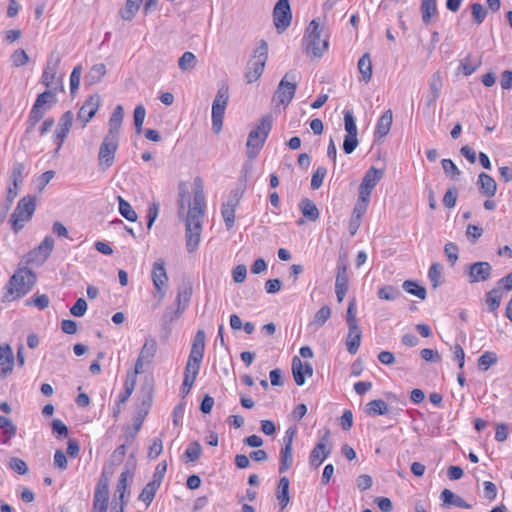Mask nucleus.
Returning a JSON list of instances; mask_svg holds the SVG:
<instances>
[{"mask_svg": "<svg viewBox=\"0 0 512 512\" xmlns=\"http://www.w3.org/2000/svg\"><path fill=\"white\" fill-rule=\"evenodd\" d=\"M124 118V109L122 105H117L109 118V129L107 136L119 138L122 122Z\"/></svg>", "mask_w": 512, "mask_h": 512, "instance_id": "obj_26", "label": "nucleus"}, {"mask_svg": "<svg viewBox=\"0 0 512 512\" xmlns=\"http://www.w3.org/2000/svg\"><path fill=\"white\" fill-rule=\"evenodd\" d=\"M159 487H160L159 484H157L156 482L150 481L142 489V491L139 495V500H141L145 503L146 508H148L151 505Z\"/></svg>", "mask_w": 512, "mask_h": 512, "instance_id": "obj_39", "label": "nucleus"}, {"mask_svg": "<svg viewBox=\"0 0 512 512\" xmlns=\"http://www.w3.org/2000/svg\"><path fill=\"white\" fill-rule=\"evenodd\" d=\"M383 177V170L377 169L375 167H370L359 186V195L358 199L368 201L370 200V196L372 193V190L375 188V186L378 184V182Z\"/></svg>", "mask_w": 512, "mask_h": 512, "instance_id": "obj_12", "label": "nucleus"}, {"mask_svg": "<svg viewBox=\"0 0 512 512\" xmlns=\"http://www.w3.org/2000/svg\"><path fill=\"white\" fill-rule=\"evenodd\" d=\"M36 209L35 198L32 196H25L21 198L10 216V223L12 230L18 233L28 222Z\"/></svg>", "mask_w": 512, "mask_h": 512, "instance_id": "obj_6", "label": "nucleus"}, {"mask_svg": "<svg viewBox=\"0 0 512 512\" xmlns=\"http://www.w3.org/2000/svg\"><path fill=\"white\" fill-rule=\"evenodd\" d=\"M106 66L103 63L93 65L87 72L84 78V83L87 86H93L99 83L106 75Z\"/></svg>", "mask_w": 512, "mask_h": 512, "instance_id": "obj_32", "label": "nucleus"}, {"mask_svg": "<svg viewBox=\"0 0 512 512\" xmlns=\"http://www.w3.org/2000/svg\"><path fill=\"white\" fill-rule=\"evenodd\" d=\"M143 416H138L134 420V427L133 429L128 428L124 438L126 443H132L137 435V433L140 431L143 423Z\"/></svg>", "mask_w": 512, "mask_h": 512, "instance_id": "obj_58", "label": "nucleus"}, {"mask_svg": "<svg viewBox=\"0 0 512 512\" xmlns=\"http://www.w3.org/2000/svg\"><path fill=\"white\" fill-rule=\"evenodd\" d=\"M133 472L129 469H125L119 477L115 493L113 499V505H115L116 501L118 502V508H124L126 502L124 501L125 493L127 490V481L128 478H132Z\"/></svg>", "mask_w": 512, "mask_h": 512, "instance_id": "obj_21", "label": "nucleus"}, {"mask_svg": "<svg viewBox=\"0 0 512 512\" xmlns=\"http://www.w3.org/2000/svg\"><path fill=\"white\" fill-rule=\"evenodd\" d=\"M54 247V239L51 236H46L44 240L37 247V252L42 255L43 260H46Z\"/></svg>", "mask_w": 512, "mask_h": 512, "instance_id": "obj_53", "label": "nucleus"}, {"mask_svg": "<svg viewBox=\"0 0 512 512\" xmlns=\"http://www.w3.org/2000/svg\"><path fill=\"white\" fill-rule=\"evenodd\" d=\"M158 345L154 337L148 336L145 338L144 344L140 349L139 356L135 362L134 372L136 376L145 372V366L152 363L156 353Z\"/></svg>", "mask_w": 512, "mask_h": 512, "instance_id": "obj_10", "label": "nucleus"}, {"mask_svg": "<svg viewBox=\"0 0 512 512\" xmlns=\"http://www.w3.org/2000/svg\"><path fill=\"white\" fill-rule=\"evenodd\" d=\"M289 479L287 477H282L279 480L276 497L281 506V510L285 509L290 501L289 496Z\"/></svg>", "mask_w": 512, "mask_h": 512, "instance_id": "obj_35", "label": "nucleus"}, {"mask_svg": "<svg viewBox=\"0 0 512 512\" xmlns=\"http://www.w3.org/2000/svg\"><path fill=\"white\" fill-rule=\"evenodd\" d=\"M202 448L198 441H194L189 444L185 451V456L190 462H194L201 456Z\"/></svg>", "mask_w": 512, "mask_h": 512, "instance_id": "obj_59", "label": "nucleus"}, {"mask_svg": "<svg viewBox=\"0 0 512 512\" xmlns=\"http://www.w3.org/2000/svg\"><path fill=\"white\" fill-rule=\"evenodd\" d=\"M471 13L474 22L480 25L487 15V10L480 3H473L471 5Z\"/></svg>", "mask_w": 512, "mask_h": 512, "instance_id": "obj_60", "label": "nucleus"}, {"mask_svg": "<svg viewBox=\"0 0 512 512\" xmlns=\"http://www.w3.org/2000/svg\"><path fill=\"white\" fill-rule=\"evenodd\" d=\"M477 185L479 192L486 197L492 198L497 192L496 181L485 172L478 175Z\"/></svg>", "mask_w": 512, "mask_h": 512, "instance_id": "obj_24", "label": "nucleus"}, {"mask_svg": "<svg viewBox=\"0 0 512 512\" xmlns=\"http://www.w3.org/2000/svg\"><path fill=\"white\" fill-rule=\"evenodd\" d=\"M59 58H57L54 62L49 59L47 62L46 68L42 74L41 82L47 87L51 88L54 83L61 84L60 79H56L57 69H58ZM60 91H63V86L60 85Z\"/></svg>", "mask_w": 512, "mask_h": 512, "instance_id": "obj_25", "label": "nucleus"}, {"mask_svg": "<svg viewBox=\"0 0 512 512\" xmlns=\"http://www.w3.org/2000/svg\"><path fill=\"white\" fill-rule=\"evenodd\" d=\"M142 0H127L125 8L121 10L122 19L131 20L140 8Z\"/></svg>", "mask_w": 512, "mask_h": 512, "instance_id": "obj_47", "label": "nucleus"}, {"mask_svg": "<svg viewBox=\"0 0 512 512\" xmlns=\"http://www.w3.org/2000/svg\"><path fill=\"white\" fill-rule=\"evenodd\" d=\"M274 24L279 32L288 28L291 23V9L288 0H279L273 11Z\"/></svg>", "mask_w": 512, "mask_h": 512, "instance_id": "obj_14", "label": "nucleus"}, {"mask_svg": "<svg viewBox=\"0 0 512 512\" xmlns=\"http://www.w3.org/2000/svg\"><path fill=\"white\" fill-rule=\"evenodd\" d=\"M365 413L369 416L385 415L388 413L389 408L387 403L382 399H376L368 402L365 405Z\"/></svg>", "mask_w": 512, "mask_h": 512, "instance_id": "obj_36", "label": "nucleus"}, {"mask_svg": "<svg viewBox=\"0 0 512 512\" xmlns=\"http://www.w3.org/2000/svg\"><path fill=\"white\" fill-rule=\"evenodd\" d=\"M369 202L358 199L352 212V216L349 222V232L353 236L356 234L360 227L361 219L365 214Z\"/></svg>", "mask_w": 512, "mask_h": 512, "instance_id": "obj_23", "label": "nucleus"}, {"mask_svg": "<svg viewBox=\"0 0 512 512\" xmlns=\"http://www.w3.org/2000/svg\"><path fill=\"white\" fill-rule=\"evenodd\" d=\"M436 13H437L436 0H422L421 14H422V21L425 24H429L431 22L432 16L435 15Z\"/></svg>", "mask_w": 512, "mask_h": 512, "instance_id": "obj_42", "label": "nucleus"}, {"mask_svg": "<svg viewBox=\"0 0 512 512\" xmlns=\"http://www.w3.org/2000/svg\"><path fill=\"white\" fill-rule=\"evenodd\" d=\"M443 85V80L441 77V74L439 72H436L432 75L431 79L429 80V89L430 93L427 96L426 104L428 107L433 106L437 99L440 96V91Z\"/></svg>", "mask_w": 512, "mask_h": 512, "instance_id": "obj_30", "label": "nucleus"}, {"mask_svg": "<svg viewBox=\"0 0 512 512\" xmlns=\"http://www.w3.org/2000/svg\"><path fill=\"white\" fill-rule=\"evenodd\" d=\"M296 90V75L293 72H288L278 84L274 99H277L280 104L287 106L292 101Z\"/></svg>", "mask_w": 512, "mask_h": 512, "instance_id": "obj_11", "label": "nucleus"}, {"mask_svg": "<svg viewBox=\"0 0 512 512\" xmlns=\"http://www.w3.org/2000/svg\"><path fill=\"white\" fill-rule=\"evenodd\" d=\"M11 60L14 66L20 67L24 66L29 61V56L23 49H17L14 51V53L11 55Z\"/></svg>", "mask_w": 512, "mask_h": 512, "instance_id": "obj_64", "label": "nucleus"}, {"mask_svg": "<svg viewBox=\"0 0 512 512\" xmlns=\"http://www.w3.org/2000/svg\"><path fill=\"white\" fill-rule=\"evenodd\" d=\"M331 316V309L329 306L324 305L322 306L314 315L313 321L310 323V325H315L317 327L323 326L326 321Z\"/></svg>", "mask_w": 512, "mask_h": 512, "instance_id": "obj_49", "label": "nucleus"}, {"mask_svg": "<svg viewBox=\"0 0 512 512\" xmlns=\"http://www.w3.org/2000/svg\"><path fill=\"white\" fill-rule=\"evenodd\" d=\"M133 117H134L135 131L139 135L142 132V126H143V123H144V120L146 117V109L142 104L137 105L135 107Z\"/></svg>", "mask_w": 512, "mask_h": 512, "instance_id": "obj_52", "label": "nucleus"}, {"mask_svg": "<svg viewBox=\"0 0 512 512\" xmlns=\"http://www.w3.org/2000/svg\"><path fill=\"white\" fill-rule=\"evenodd\" d=\"M324 439L325 437L318 444H316L310 453L309 464L312 467H319L331 453V449L327 448L324 444Z\"/></svg>", "mask_w": 512, "mask_h": 512, "instance_id": "obj_29", "label": "nucleus"}, {"mask_svg": "<svg viewBox=\"0 0 512 512\" xmlns=\"http://www.w3.org/2000/svg\"><path fill=\"white\" fill-rule=\"evenodd\" d=\"M197 64V58L192 52H184L178 60V66L183 72L192 71Z\"/></svg>", "mask_w": 512, "mask_h": 512, "instance_id": "obj_44", "label": "nucleus"}, {"mask_svg": "<svg viewBox=\"0 0 512 512\" xmlns=\"http://www.w3.org/2000/svg\"><path fill=\"white\" fill-rule=\"evenodd\" d=\"M109 499V478L103 472L98 480L95 494H94V509H98L99 512H106L108 507Z\"/></svg>", "mask_w": 512, "mask_h": 512, "instance_id": "obj_13", "label": "nucleus"}, {"mask_svg": "<svg viewBox=\"0 0 512 512\" xmlns=\"http://www.w3.org/2000/svg\"><path fill=\"white\" fill-rule=\"evenodd\" d=\"M118 146L119 138L104 136L98 152V168L100 171H106L113 166Z\"/></svg>", "mask_w": 512, "mask_h": 512, "instance_id": "obj_8", "label": "nucleus"}, {"mask_svg": "<svg viewBox=\"0 0 512 512\" xmlns=\"http://www.w3.org/2000/svg\"><path fill=\"white\" fill-rule=\"evenodd\" d=\"M393 121V115L391 110L385 111L381 117L378 119L376 130H375V136L382 138L386 136L392 125Z\"/></svg>", "mask_w": 512, "mask_h": 512, "instance_id": "obj_34", "label": "nucleus"}, {"mask_svg": "<svg viewBox=\"0 0 512 512\" xmlns=\"http://www.w3.org/2000/svg\"><path fill=\"white\" fill-rule=\"evenodd\" d=\"M151 277L154 287L160 295V298H164L167 289L168 275L163 259H158L154 262Z\"/></svg>", "mask_w": 512, "mask_h": 512, "instance_id": "obj_15", "label": "nucleus"}, {"mask_svg": "<svg viewBox=\"0 0 512 512\" xmlns=\"http://www.w3.org/2000/svg\"><path fill=\"white\" fill-rule=\"evenodd\" d=\"M479 65L480 61L472 63L471 56L468 55L461 61L460 68L465 76H470L472 73L476 71Z\"/></svg>", "mask_w": 512, "mask_h": 512, "instance_id": "obj_62", "label": "nucleus"}, {"mask_svg": "<svg viewBox=\"0 0 512 512\" xmlns=\"http://www.w3.org/2000/svg\"><path fill=\"white\" fill-rule=\"evenodd\" d=\"M118 203L120 214L128 221L135 222L137 220V214L132 206L121 196H118Z\"/></svg>", "mask_w": 512, "mask_h": 512, "instance_id": "obj_46", "label": "nucleus"}, {"mask_svg": "<svg viewBox=\"0 0 512 512\" xmlns=\"http://www.w3.org/2000/svg\"><path fill=\"white\" fill-rule=\"evenodd\" d=\"M326 174H327L326 167H324V166L317 167V169L313 173L312 179H311V188L313 190H317L322 186L323 180H324Z\"/></svg>", "mask_w": 512, "mask_h": 512, "instance_id": "obj_56", "label": "nucleus"}, {"mask_svg": "<svg viewBox=\"0 0 512 512\" xmlns=\"http://www.w3.org/2000/svg\"><path fill=\"white\" fill-rule=\"evenodd\" d=\"M137 382V376L135 374L128 373L125 380V390L120 394L117 402L119 404H125L133 393Z\"/></svg>", "mask_w": 512, "mask_h": 512, "instance_id": "obj_40", "label": "nucleus"}, {"mask_svg": "<svg viewBox=\"0 0 512 512\" xmlns=\"http://www.w3.org/2000/svg\"><path fill=\"white\" fill-rule=\"evenodd\" d=\"M299 208L304 217L310 221H316L319 218L317 206L308 198H304L299 203Z\"/></svg>", "mask_w": 512, "mask_h": 512, "instance_id": "obj_37", "label": "nucleus"}, {"mask_svg": "<svg viewBox=\"0 0 512 512\" xmlns=\"http://www.w3.org/2000/svg\"><path fill=\"white\" fill-rule=\"evenodd\" d=\"M358 70L361 74L362 80L365 83H368L372 77V62L368 53L363 54L359 59Z\"/></svg>", "mask_w": 512, "mask_h": 512, "instance_id": "obj_38", "label": "nucleus"}, {"mask_svg": "<svg viewBox=\"0 0 512 512\" xmlns=\"http://www.w3.org/2000/svg\"><path fill=\"white\" fill-rule=\"evenodd\" d=\"M293 464L292 447L283 446L280 451L279 472L284 473L291 468Z\"/></svg>", "mask_w": 512, "mask_h": 512, "instance_id": "obj_43", "label": "nucleus"}, {"mask_svg": "<svg viewBox=\"0 0 512 512\" xmlns=\"http://www.w3.org/2000/svg\"><path fill=\"white\" fill-rule=\"evenodd\" d=\"M349 331L346 338V347L350 354H355L361 343L362 332L358 326H348Z\"/></svg>", "mask_w": 512, "mask_h": 512, "instance_id": "obj_31", "label": "nucleus"}, {"mask_svg": "<svg viewBox=\"0 0 512 512\" xmlns=\"http://www.w3.org/2000/svg\"><path fill=\"white\" fill-rule=\"evenodd\" d=\"M402 287L407 293L414 295L421 300L426 299V296H427L426 288L423 286H420L416 281L406 280L403 282Z\"/></svg>", "mask_w": 512, "mask_h": 512, "instance_id": "obj_41", "label": "nucleus"}, {"mask_svg": "<svg viewBox=\"0 0 512 512\" xmlns=\"http://www.w3.org/2000/svg\"><path fill=\"white\" fill-rule=\"evenodd\" d=\"M321 29L316 19H313L306 31L307 48L316 57H321L328 48V40L321 39Z\"/></svg>", "mask_w": 512, "mask_h": 512, "instance_id": "obj_9", "label": "nucleus"}, {"mask_svg": "<svg viewBox=\"0 0 512 512\" xmlns=\"http://www.w3.org/2000/svg\"><path fill=\"white\" fill-rule=\"evenodd\" d=\"M492 273V266L488 262H475L469 266L468 278L470 283L487 281Z\"/></svg>", "mask_w": 512, "mask_h": 512, "instance_id": "obj_18", "label": "nucleus"}, {"mask_svg": "<svg viewBox=\"0 0 512 512\" xmlns=\"http://www.w3.org/2000/svg\"><path fill=\"white\" fill-rule=\"evenodd\" d=\"M205 338V332L198 330L194 337L188 360L199 363L202 362L205 350Z\"/></svg>", "mask_w": 512, "mask_h": 512, "instance_id": "obj_22", "label": "nucleus"}, {"mask_svg": "<svg viewBox=\"0 0 512 512\" xmlns=\"http://www.w3.org/2000/svg\"><path fill=\"white\" fill-rule=\"evenodd\" d=\"M177 202L180 216H183L185 213L186 202L189 204V210L185 216V240L187 251L189 253H193L200 243L202 222L206 207L205 194L201 185V180L199 178L195 180L192 204L190 203L188 192L183 184L179 186Z\"/></svg>", "mask_w": 512, "mask_h": 512, "instance_id": "obj_1", "label": "nucleus"}, {"mask_svg": "<svg viewBox=\"0 0 512 512\" xmlns=\"http://www.w3.org/2000/svg\"><path fill=\"white\" fill-rule=\"evenodd\" d=\"M441 164L445 174L452 179H455L461 174L460 170L451 159H443Z\"/></svg>", "mask_w": 512, "mask_h": 512, "instance_id": "obj_61", "label": "nucleus"}, {"mask_svg": "<svg viewBox=\"0 0 512 512\" xmlns=\"http://www.w3.org/2000/svg\"><path fill=\"white\" fill-rule=\"evenodd\" d=\"M440 499L448 506H455L464 509H470L472 507L461 496L454 494L449 489H444L441 492Z\"/></svg>", "mask_w": 512, "mask_h": 512, "instance_id": "obj_33", "label": "nucleus"}, {"mask_svg": "<svg viewBox=\"0 0 512 512\" xmlns=\"http://www.w3.org/2000/svg\"><path fill=\"white\" fill-rule=\"evenodd\" d=\"M239 199L237 194L233 198H230L226 203L222 205L221 214L225 222L226 228L229 230L234 226L235 223V209L238 205Z\"/></svg>", "mask_w": 512, "mask_h": 512, "instance_id": "obj_27", "label": "nucleus"}, {"mask_svg": "<svg viewBox=\"0 0 512 512\" xmlns=\"http://www.w3.org/2000/svg\"><path fill=\"white\" fill-rule=\"evenodd\" d=\"M344 126L347 132L346 135L357 136V125L353 113L351 111L344 112Z\"/></svg>", "mask_w": 512, "mask_h": 512, "instance_id": "obj_55", "label": "nucleus"}, {"mask_svg": "<svg viewBox=\"0 0 512 512\" xmlns=\"http://www.w3.org/2000/svg\"><path fill=\"white\" fill-rule=\"evenodd\" d=\"M272 116L265 115L261 118L259 124L250 131L247 139V157L254 159L264 146V143L272 129Z\"/></svg>", "mask_w": 512, "mask_h": 512, "instance_id": "obj_3", "label": "nucleus"}, {"mask_svg": "<svg viewBox=\"0 0 512 512\" xmlns=\"http://www.w3.org/2000/svg\"><path fill=\"white\" fill-rule=\"evenodd\" d=\"M100 106V96H89L78 112V119L83 122V127L95 116Z\"/></svg>", "mask_w": 512, "mask_h": 512, "instance_id": "obj_17", "label": "nucleus"}, {"mask_svg": "<svg viewBox=\"0 0 512 512\" xmlns=\"http://www.w3.org/2000/svg\"><path fill=\"white\" fill-rule=\"evenodd\" d=\"M268 59V44L265 40H260L254 51L253 57L247 63L245 80L248 84L257 81L263 74L266 61Z\"/></svg>", "mask_w": 512, "mask_h": 512, "instance_id": "obj_5", "label": "nucleus"}, {"mask_svg": "<svg viewBox=\"0 0 512 512\" xmlns=\"http://www.w3.org/2000/svg\"><path fill=\"white\" fill-rule=\"evenodd\" d=\"M52 431H53V434L58 439H63L65 437H67V435H68L67 426L59 419H54L52 421Z\"/></svg>", "mask_w": 512, "mask_h": 512, "instance_id": "obj_63", "label": "nucleus"}, {"mask_svg": "<svg viewBox=\"0 0 512 512\" xmlns=\"http://www.w3.org/2000/svg\"><path fill=\"white\" fill-rule=\"evenodd\" d=\"M442 271L443 266L438 262H435L430 266L428 271V277L432 283L433 289H436L438 286L441 285Z\"/></svg>", "mask_w": 512, "mask_h": 512, "instance_id": "obj_45", "label": "nucleus"}, {"mask_svg": "<svg viewBox=\"0 0 512 512\" xmlns=\"http://www.w3.org/2000/svg\"><path fill=\"white\" fill-rule=\"evenodd\" d=\"M377 295L382 300L392 301L395 300L400 295V292L397 288L391 285H387L380 288L377 292Z\"/></svg>", "mask_w": 512, "mask_h": 512, "instance_id": "obj_54", "label": "nucleus"}, {"mask_svg": "<svg viewBox=\"0 0 512 512\" xmlns=\"http://www.w3.org/2000/svg\"><path fill=\"white\" fill-rule=\"evenodd\" d=\"M57 90L58 88L54 87L37 96L28 116L26 133L32 132L36 124L43 118L44 114L57 102Z\"/></svg>", "mask_w": 512, "mask_h": 512, "instance_id": "obj_4", "label": "nucleus"}, {"mask_svg": "<svg viewBox=\"0 0 512 512\" xmlns=\"http://www.w3.org/2000/svg\"><path fill=\"white\" fill-rule=\"evenodd\" d=\"M74 120V115L71 111H66L59 119L55 135L54 141L57 144V148L55 149V154L59 153L62 148L63 143L65 142L70 129L72 127Z\"/></svg>", "mask_w": 512, "mask_h": 512, "instance_id": "obj_16", "label": "nucleus"}, {"mask_svg": "<svg viewBox=\"0 0 512 512\" xmlns=\"http://www.w3.org/2000/svg\"><path fill=\"white\" fill-rule=\"evenodd\" d=\"M502 293L496 287L486 294V302L489 305L490 311H495L500 306Z\"/></svg>", "mask_w": 512, "mask_h": 512, "instance_id": "obj_50", "label": "nucleus"}, {"mask_svg": "<svg viewBox=\"0 0 512 512\" xmlns=\"http://www.w3.org/2000/svg\"><path fill=\"white\" fill-rule=\"evenodd\" d=\"M229 101V87L223 84L219 87L212 104V129L219 134L223 127L225 109Z\"/></svg>", "mask_w": 512, "mask_h": 512, "instance_id": "obj_7", "label": "nucleus"}, {"mask_svg": "<svg viewBox=\"0 0 512 512\" xmlns=\"http://www.w3.org/2000/svg\"><path fill=\"white\" fill-rule=\"evenodd\" d=\"M292 374L295 383L298 386H303L306 381V377L313 375V367L310 363H303L298 356L292 359Z\"/></svg>", "mask_w": 512, "mask_h": 512, "instance_id": "obj_19", "label": "nucleus"}, {"mask_svg": "<svg viewBox=\"0 0 512 512\" xmlns=\"http://www.w3.org/2000/svg\"><path fill=\"white\" fill-rule=\"evenodd\" d=\"M24 170L25 165L23 163L18 162L14 164L10 178L15 189H18L23 182Z\"/></svg>", "mask_w": 512, "mask_h": 512, "instance_id": "obj_51", "label": "nucleus"}, {"mask_svg": "<svg viewBox=\"0 0 512 512\" xmlns=\"http://www.w3.org/2000/svg\"><path fill=\"white\" fill-rule=\"evenodd\" d=\"M497 355L494 352L486 351L478 359V368L487 371L492 365L497 363Z\"/></svg>", "mask_w": 512, "mask_h": 512, "instance_id": "obj_48", "label": "nucleus"}, {"mask_svg": "<svg viewBox=\"0 0 512 512\" xmlns=\"http://www.w3.org/2000/svg\"><path fill=\"white\" fill-rule=\"evenodd\" d=\"M35 272L27 267L19 268L4 287L3 302H11L28 294L36 284Z\"/></svg>", "mask_w": 512, "mask_h": 512, "instance_id": "obj_2", "label": "nucleus"}, {"mask_svg": "<svg viewBox=\"0 0 512 512\" xmlns=\"http://www.w3.org/2000/svg\"><path fill=\"white\" fill-rule=\"evenodd\" d=\"M50 300L46 294H36L34 298L28 299L26 305L35 306L40 310H44L49 306Z\"/></svg>", "mask_w": 512, "mask_h": 512, "instance_id": "obj_57", "label": "nucleus"}, {"mask_svg": "<svg viewBox=\"0 0 512 512\" xmlns=\"http://www.w3.org/2000/svg\"><path fill=\"white\" fill-rule=\"evenodd\" d=\"M348 291V276L345 265L338 266V273L335 282V292L338 302H342Z\"/></svg>", "mask_w": 512, "mask_h": 512, "instance_id": "obj_28", "label": "nucleus"}, {"mask_svg": "<svg viewBox=\"0 0 512 512\" xmlns=\"http://www.w3.org/2000/svg\"><path fill=\"white\" fill-rule=\"evenodd\" d=\"M14 366V355L8 344L0 345V378L11 373Z\"/></svg>", "mask_w": 512, "mask_h": 512, "instance_id": "obj_20", "label": "nucleus"}]
</instances>
